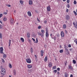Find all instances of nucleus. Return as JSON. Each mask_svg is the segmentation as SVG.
I'll return each mask as SVG.
<instances>
[{
    "instance_id": "1",
    "label": "nucleus",
    "mask_w": 77,
    "mask_h": 77,
    "mask_svg": "<svg viewBox=\"0 0 77 77\" xmlns=\"http://www.w3.org/2000/svg\"><path fill=\"white\" fill-rule=\"evenodd\" d=\"M26 62L27 63H30L31 62H32V61L31 60H30L29 58H28L27 59H26Z\"/></svg>"
},
{
    "instance_id": "2",
    "label": "nucleus",
    "mask_w": 77,
    "mask_h": 77,
    "mask_svg": "<svg viewBox=\"0 0 77 77\" xmlns=\"http://www.w3.org/2000/svg\"><path fill=\"white\" fill-rule=\"evenodd\" d=\"M3 47H1L0 48V53L1 54H3Z\"/></svg>"
},
{
    "instance_id": "3",
    "label": "nucleus",
    "mask_w": 77,
    "mask_h": 77,
    "mask_svg": "<svg viewBox=\"0 0 77 77\" xmlns=\"http://www.w3.org/2000/svg\"><path fill=\"white\" fill-rule=\"evenodd\" d=\"M10 22L11 24H13L14 23V19L13 18H10Z\"/></svg>"
},
{
    "instance_id": "4",
    "label": "nucleus",
    "mask_w": 77,
    "mask_h": 77,
    "mask_svg": "<svg viewBox=\"0 0 77 77\" xmlns=\"http://www.w3.org/2000/svg\"><path fill=\"white\" fill-rule=\"evenodd\" d=\"M61 36L62 37H63L65 36V34L63 31H61Z\"/></svg>"
},
{
    "instance_id": "5",
    "label": "nucleus",
    "mask_w": 77,
    "mask_h": 77,
    "mask_svg": "<svg viewBox=\"0 0 77 77\" xmlns=\"http://www.w3.org/2000/svg\"><path fill=\"white\" fill-rule=\"evenodd\" d=\"M70 18V17L69 15H66V19L67 20H68L69 19V18Z\"/></svg>"
},
{
    "instance_id": "6",
    "label": "nucleus",
    "mask_w": 77,
    "mask_h": 77,
    "mask_svg": "<svg viewBox=\"0 0 77 77\" xmlns=\"http://www.w3.org/2000/svg\"><path fill=\"white\" fill-rule=\"evenodd\" d=\"M47 10L48 11H49L50 12V10H51V8H50V6H48L47 7Z\"/></svg>"
},
{
    "instance_id": "7",
    "label": "nucleus",
    "mask_w": 77,
    "mask_h": 77,
    "mask_svg": "<svg viewBox=\"0 0 77 77\" xmlns=\"http://www.w3.org/2000/svg\"><path fill=\"white\" fill-rule=\"evenodd\" d=\"M52 65H53V64H52V63H51L49 62L48 64L49 67H51Z\"/></svg>"
},
{
    "instance_id": "8",
    "label": "nucleus",
    "mask_w": 77,
    "mask_h": 77,
    "mask_svg": "<svg viewBox=\"0 0 77 77\" xmlns=\"http://www.w3.org/2000/svg\"><path fill=\"white\" fill-rule=\"evenodd\" d=\"M27 13L29 17H31V16H32V14H31V13L30 12L28 11V12Z\"/></svg>"
},
{
    "instance_id": "9",
    "label": "nucleus",
    "mask_w": 77,
    "mask_h": 77,
    "mask_svg": "<svg viewBox=\"0 0 77 77\" xmlns=\"http://www.w3.org/2000/svg\"><path fill=\"white\" fill-rule=\"evenodd\" d=\"M41 55L42 56H44V51L42 50L41 51Z\"/></svg>"
},
{
    "instance_id": "10",
    "label": "nucleus",
    "mask_w": 77,
    "mask_h": 77,
    "mask_svg": "<svg viewBox=\"0 0 77 77\" xmlns=\"http://www.w3.org/2000/svg\"><path fill=\"white\" fill-rule=\"evenodd\" d=\"M32 65L30 64H29L28 65V68H32Z\"/></svg>"
},
{
    "instance_id": "11",
    "label": "nucleus",
    "mask_w": 77,
    "mask_h": 77,
    "mask_svg": "<svg viewBox=\"0 0 77 77\" xmlns=\"http://www.w3.org/2000/svg\"><path fill=\"white\" fill-rule=\"evenodd\" d=\"M11 40H9L8 47L9 48L10 46H11Z\"/></svg>"
},
{
    "instance_id": "12",
    "label": "nucleus",
    "mask_w": 77,
    "mask_h": 77,
    "mask_svg": "<svg viewBox=\"0 0 77 77\" xmlns=\"http://www.w3.org/2000/svg\"><path fill=\"white\" fill-rule=\"evenodd\" d=\"M2 72H5L6 70L5 68H3L2 69Z\"/></svg>"
},
{
    "instance_id": "13",
    "label": "nucleus",
    "mask_w": 77,
    "mask_h": 77,
    "mask_svg": "<svg viewBox=\"0 0 77 77\" xmlns=\"http://www.w3.org/2000/svg\"><path fill=\"white\" fill-rule=\"evenodd\" d=\"M33 3V2L32 1H29V4L30 5H32Z\"/></svg>"
},
{
    "instance_id": "14",
    "label": "nucleus",
    "mask_w": 77,
    "mask_h": 77,
    "mask_svg": "<svg viewBox=\"0 0 77 77\" xmlns=\"http://www.w3.org/2000/svg\"><path fill=\"white\" fill-rule=\"evenodd\" d=\"M27 36L28 38H30V33H26Z\"/></svg>"
},
{
    "instance_id": "15",
    "label": "nucleus",
    "mask_w": 77,
    "mask_h": 77,
    "mask_svg": "<svg viewBox=\"0 0 77 77\" xmlns=\"http://www.w3.org/2000/svg\"><path fill=\"white\" fill-rule=\"evenodd\" d=\"M20 40L22 42H24V38H20Z\"/></svg>"
},
{
    "instance_id": "16",
    "label": "nucleus",
    "mask_w": 77,
    "mask_h": 77,
    "mask_svg": "<svg viewBox=\"0 0 77 77\" xmlns=\"http://www.w3.org/2000/svg\"><path fill=\"white\" fill-rule=\"evenodd\" d=\"M47 56H46L45 58L44 61L45 62H47Z\"/></svg>"
},
{
    "instance_id": "17",
    "label": "nucleus",
    "mask_w": 77,
    "mask_h": 77,
    "mask_svg": "<svg viewBox=\"0 0 77 77\" xmlns=\"http://www.w3.org/2000/svg\"><path fill=\"white\" fill-rule=\"evenodd\" d=\"M63 29H66V24H64L63 26Z\"/></svg>"
},
{
    "instance_id": "18",
    "label": "nucleus",
    "mask_w": 77,
    "mask_h": 77,
    "mask_svg": "<svg viewBox=\"0 0 77 77\" xmlns=\"http://www.w3.org/2000/svg\"><path fill=\"white\" fill-rule=\"evenodd\" d=\"M13 73L14 75H16V70L14 69L13 70Z\"/></svg>"
},
{
    "instance_id": "19",
    "label": "nucleus",
    "mask_w": 77,
    "mask_h": 77,
    "mask_svg": "<svg viewBox=\"0 0 77 77\" xmlns=\"http://www.w3.org/2000/svg\"><path fill=\"white\" fill-rule=\"evenodd\" d=\"M48 32H46V37L48 38Z\"/></svg>"
},
{
    "instance_id": "20",
    "label": "nucleus",
    "mask_w": 77,
    "mask_h": 77,
    "mask_svg": "<svg viewBox=\"0 0 77 77\" xmlns=\"http://www.w3.org/2000/svg\"><path fill=\"white\" fill-rule=\"evenodd\" d=\"M68 74L66 73H65V77H68Z\"/></svg>"
},
{
    "instance_id": "21",
    "label": "nucleus",
    "mask_w": 77,
    "mask_h": 77,
    "mask_svg": "<svg viewBox=\"0 0 77 77\" xmlns=\"http://www.w3.org/2000/svg\"><path fill=\"white\" fill-rule=\"evenodd\" d=\"M69 66V69H72V66H71L70 65H69L68 66Z\"/></svg>"
},
{
    "instance_id": "22",
    "label": "nucleus",
    "mask_w": 77,
    "mask_h": 77,
    "mask_svg": "<svg viewBox=\"0 0 77 77\" xmlns=\"http://www.w3.org/2000/svg\"><path fill=\"white\" fill-rule=\"evenodd\" d=\"M9 67L10 68H12V65L11 63L9 64Z\"/></svg>"
},
{
    "instance_id": "23",
    "label": "nucleus",
    "mask_w": 77,
    "mask_h": 77,
    "mask_svg": "<svg viewBox=\"0 0 77 77\" xmlns=\"http://www.w3.org/2000/svg\"><path fill=\"white\" fill-rule=\"evenodd\" d=\"M46 33L48 32V29L47 28H46Z\"/></svg>"
},
{
    "instance_id": "24",
    "label": "nucleus",
    "mask_w": 77,
    "mask_h": 77,
    "mask_svg": "<svg viewBox=\"0 0 77 77\" xmlns=\"http://www.w3.org/2000/svg\"><path fill=\"white\" fill-rule=\"evenodd\" d=\"M3 20L5 21H7V18L6 17H4V18L3 19Z\"/></svg>"
},
{
    "instance_id": "25",
    "label": "nucleus",
    "mask_w": 77,
    "mask_h": 77,
    "mask_svg": "<svg viewBox=\"0 0 77 77\" xmlns=\"http://www.w3.org/2000/svg\"><path fill=\"white\" fill-rule=\"evenodd\" d=\"M44 32H42V35H41V37L42 38H43V36H44Z\"/></svg>"
},
{
    "instance_id": "26",
    "label": "nucleus",
    "mask_w": 77,
    "mask_h": 77,
    "mask_svg": "<svg viewBox=\"0 0 77 77\" xmlns=\"http://www.w3.org/2000/svg\"><path fill=\"white\" fill-rule=\"evenodd\" d=\"M73 62L74 63V64H75V63H76V61H75V60H73Z\"/></svg>"
},
{
    "instance_id": "27",
    "label": "nucleus",
    "mask_w": 77,
    "mask_h": 77,
    "mask_svg": "<svg viewBox=\"0 0 77 77\" xmlns=\"http://www.w3.org/2000/svg\"><path fill=\"white\" fill-rule=\"evenodd\" d=\"M0 38L1 39L2 38V34L1 33H0Z\"/></svg>"
},
{
    "instance_id": "28",
    "label": "nucleus",
    "mask_w": 77,
    "mask_h": 77,
    "mask_svg": "<svg viewBox=\"0 0 77 77\" xmlns=\"http://www.w3.org/2000/svg\"><path fill=\"white\" fill-rule=\"evenodd\" d=\"M37 33L38 35H39L40 36H41L42 33H41L39 32H38Z\"/></svg>"
},
{
    "instance_id": "29",
    "label": "nucleus",
    "mask_w": 77,
    "mask_h": 77,
    "mask_svg": "<svg viewBox=\"0 0 77 77\" xmlns=\"http://www.w3.org/2000/svg\"><path fill=\"white\" fill-rule=\"evenodd\" d=\"M53 69H56V66H54L52 68Z\"/></svg>"
},
{
    "instance_id": "30",
    "label": "nucleus",
    "mask_w": 77,
    "mask_h": 77,
    "mask_svg": "<svg viewBox=\"0 0 77 77\" xmlns=\"http://www.w3.org/2000/svg\"><path fill=\"white\" fill-rule=\"evenodd\" d=\"M60 53H62L63 52V50H61L60 51Z\"/></svg>"
},
{
    "instance_id": "31",
    "label": "nucleus",
    "mask_w": 77,
    "mask_h": 77,
    "mask_svg": "<svg viewBox=\"0 0 77 77\" xmlns=\"http://www.w3.org/2000/svg\"><path fill=\"white\" fill-rule=\"evenodd\" d=\"M73 3H74V5H76V4H77V2L75 0L74 1Z\"/></svg>"
},
{
    "instance_id": "32",
    "label": "nucleus",
    "mask_w": 77,
    "mask_h": 77,
    "mask_svg": "<svg viewBox=\"0 0 77 77\" xmlns=\"http://www.w3.org/2000/svg\"><path fill=\"white\" fill-rule=\"evenodd\" d=\"M73 12L74 13V14H75V15H77V13L75 11H73Z\"/></svg>"
},
{
    "instance_id": "33",
    "label": "nucleus",
    "mask_w": 77,
    "mask_h": 77,
    "mask_svg": "<svg viewBox=\"0 0 77 77\" xmlns=\"http://www.w3.org/2000/svg\"><path fill=\"white\" fill-rule=\"evenodd\" d=\"M3 57H4L6 58V55L5 54H4L3 55Z\"/></svg>"
},
{
    "instance_id": "34",
    "label": "nucleus",
    "mask_w": 77,
    "mask_h": 77,
    "mask_svg": "<svg viewBox=\"0 0 77 77\" xmlns=\"http://www.w3.org/2000/svg\"><path fill=\"white\" fill-rule=\"evenodd\" d=\"M38 38H36V41L35 42V43H38Z\"/></svg>"
},
{
    "instance_id": "35",
    "label": "nucleus",
    "mask_w": 77,
    "mask_h": 77,
    "mask_svg": "<svg viewBox=\"0 0 77 77\" xmlns=\"http://www.w3.org/2000/svg\"><path fill=\"white\" fill-rule=\"evenodd\" d=\"M57 36L58 37V38H59V37L60 36V35L59 34H57Z\"/></svg>"
},
{
    "instance_id": "36",
    "label": "nucleus",
    "mask_w": 77,
    "mask_h": 77,
    "mask_svg": "<svg viewBox=\"0 0 77 77\" xmlns=\"http://www.w3.org/2000/svg\"><path fill=\"white\" fill-rule=\"evenodd\" d=\"M68 63V62H67V61H66L65 62V66L66 65V63Z\"/></svg>"
},
{
    "instance_id": "37",
    "label": "nucleus",
    "mask_w": 77,
    "mask_h": 77,
    "mask_svg": "<svg viewBox=\"0 0 77 77\" xmlns=\"http://www.w3.org/2000/svg\"><path fill=\"white\" fill-rule=\"evenodd\" d=\"M67 7L68 8H69V7H70V6L69 5V4H68L67 5Z\"/></svg>"
},
{
    "instance_id": "38",
    "label": "nucleus",
    "mask_w": 77,
    "mask_h": 77,
    "mask_svg": "<svg viewBox=\"0 0 77 77\" xmlns=\"http://www.w3.org/2000/svg\"><path fill=\"white\" fill-rule=\"evenodd\" d=\"M2 59L3 63H4V62H5V60H4V59H3L2 58Z\"/></svg>"
},
{
    "instance_id": "39",
    "label": "nucleus",
    "mask_w": 77,
    "mask_h": 77,
    "mask_svg": "<svg viewBox=\"0 0 77 77\" xmlns=\"http://www.w3.org/2000/svg\"><path fill=\"white\" fill-rule=\"evenodd\" d=\"M74 26H75V28H76V29H77V24H75V25Z\"/></svg>"
},
{
    "instance_id": "40",
    "label": "nucleus",
    "mask_w": 77,
    "mask_h": 77,
    "mask_svg": "<svg viewBox=\"0 0 77 77\" xmlns=\"http://www.w3.org/2000/svg\"><path fill=\"white\" fill-rule=\"evenodd\" d=\"M54 41L56 39V36H54Z\"/></svg>"
},
{
    "instance_id": "41",
    "label": "nucleus",
    "mask_w": 77,
    "mask_h": 77,
    "mask_svg": "<svg viewBox=\"0 0 77 77\" xmlns=\"http://www.w3.org/2000/svg\"><path fill=\"white\" fill-rule=\"evenodd\" d=\"M65 49L66 51H68V49H67V48H66V47H65Z\"/></svg>"
},
{
    "instance_id": "42",
    "label": "nucleus",
    "mask_w": 77,
    "mask_h": 77,
    "mask_svg": "<svg viewBox=\"0 0 77 77\" xmlns=\"http://www.w3.org/2000/svg\"><path fill=\"white\" fill-rule=\"evenodd\" d=\"M44 23H45V24H47V20H45L44 22Z\"/></svg>"
},
{
    "instance_id": "43",
    "label": "nucleus",
    "mask_w": 77,
    "mask_h": 77,
    "mask_svg": "<svg viewBox=\"0 0 77 77\" xmlns=\"http://www.w3.org/2000/svg\"><path fill=\"white\" fill-rule=\"evenodd\" d=\"M2 16H3V14H0V18H2Z\"/></svg>"
},
{
    "instance_id": "44",
    "label": "nucleus",
    "mask_w": 77,
    "mask_h": 77,
    "mask_svg": "<svg viewBox=\"0 0 77 77\" xmlns=\"http://www.w3.org/2000/svg\"><path fill=\"white\" fill-rule=\"evenodd\" d=\"M60 68H57V70L58 71H60Z\"/></svg>"
},
{
    "instance_id": "45",
    "label": "nucleus",
    "mask_w": 77,
    "mask_h": 77,
    "mask_svg": "<svg viewBox=\"0 0 77 77\" xmlns=\"http://www.w3.org/2000/svg\"><path fill=\"white\" fill-rule=\"evenodd\" d=\"M38 29H41V26H38Z\"/></svg>"
},
{
    "instance_id": "46",
    "label": "nucleus",
    "mask_w": 77,
    "mask_h": 77,
    "mask_svg": "<svg viewBox=\"0 0 77 77\" xmlns=\"http://www.w3.org/2000/svg\"><path fill=\"white\" fill-rule=\"evenodd\" d=\"M20 3L21 4H23V2L22 1H20Z\"/></svg>"
},
{
    "instance_id": "47",
    "label": "nucleus",
    "mask_w": 77,
    "mask_h": 77,
    "mask_svg": "<svg viewBox=\"0 0 77 77\" xmlns=\"http://www.w3.org/2000/svg\"><path fill=\"white\" fill-rule=\"evenodd\" d=\"M54 72L55 73H56V72H57V70H54Z\"/></svg>"
},
{
    "instance_id": "48",
    "label": "nucleus",
    "mask_w": 77,
    "mask_h": 77,
    "mask_svg": "<svg viewBox=\"0 0 77 77\" xmlns=\"http://www.w3.org/2000/svg\"><path fill=\"white\" fill-rule=\"evenodd\" d=\"M31 53H33V49H32V48H31Z\"/></svg>"
},
{
    "instance_id": "49",
    "label": "nucleus",
    "mask_w": 77,
    "mask_h": 77,
    "mask_svg": "<svg viewBox=\"0 0 77 77\" xmlns=\"http://www.w3.org/2000/svg\"><path fill=\"white\" fill-rule=\"evenodd\" d=\"M7 12H5L4 13V15H7Z\"/></svg>"
},
{
    "instance_id": "50",
    "label": "nucleus",
    "mask_w": 77,
    "mask_h": 77,
    "mask_svg": "<svg viewBox=\"0 0 77 77\" xmlns=\"http://www.w3.org/2000/svg\"><path fill=\"white\" fill-rule=\"evenodd\" d=\"M28 42H31V41H30V40L29 39H28Z\"/></svg>"
},
{
    "instance_id": "51",
    "label": "nucleus",
    "mask_w": 77,
    "mask_h": 77,
    "mask_svg": "<svg viewBox=\"0 0 77 77\" xmlns=\"http://www.w3.org/2000/svg\"><path fill=\"white\" fill-rule=\"evenodd\" d=\"M67 3H69V0H67Z\"/></svg>"
},
{
    "instance_id": "52",
    "label": "nucleus",
    "mask_w": 77,
    "mask_h": 77,
    "mask_svg": "<svg viewBox=\"0 0 77 77\" xmlns=\"http://www.w3.org/2000/svg\"><path fill=\"white\" fill-rule=\"evenodd\" d=\"M41 32H42V33H44V30H42L41 31Z\"/></svg>"
},
{
    "instance_id": "53",
    "label": "nucleus",
    "mask_w": 77,
    "mask_h": 77,
    "mask_svg": "<svg viewBox=\"0 0 77 77\" xmlns=\"http://www.w3.org/2000/svg\"><path fill=\"white\" fill-rule=\"evenodd\" d=\"M72 50H73L72 48H70L69 49V51H72Z\"/></svg>"
},
{
    "instance_id": "54",
    "label": "nucleus",
    "mask_w": 77,
    "mask_h": 77,
    "mask_svg": "<svg viewBox=\"0 0 77 77\" xmlns=\"http://www.w3.org/2000/svg\"><path fill=\"white\" fill-rule=\"evenodd\" d=\"M68 11H69V10L67 9L66 10V12H68Z\"/></svg>"
},
{
    "instance_id": "55",
    "label": "nucleus",
    "mask_w": 77,
    "mask_h": 77,
    "mask_svg": "<svg viewBox=\"0 0 77 77\" xmlns=\"http://www.w3.org/2000/svg\"><path fill=\"white\" fill-rule=\"evenodd\" d=\"M68 47H69V48L71 47V46L70 45H68Z\"/></svg>"
},
{
    "instance_id": "56",
    "label": "nucleus",
    "mask_w": 77,
    "mask_h": 77,
    "mask_svg": "<svg viewBox=\"0 0 77 77\" xmlns=\"http://www.w3.org/2000/svg\"><path fill=\"white\" fill-rule=\"evenodd\" d=\"M32 39L33 41H35V39L32 38Z\"/></svg>"
},
{
    "instance_id": "57",
    "label": "nucleus",
    "mask_w": 77,
    "mask_h": 77,
    "mask_svg": "<svg viewBox=\"0 0 77 77\" xmlns=\"http://www.w3.org/2000/svg\"><path fill=\"white\" fill-rule=\"evenodd\" d=\"M35 56L36 59H37V56L36 55H35Z\"/></svg>"
},
{
    "instance_id": "58",
    "label": "nucleus",
    "mask_w": 77,
    "mask_h": 77,
    "mask_svg": "<svg viewBox=\"0 0 77 77\" xmlns=\"http://www.w3.org/2000/svg\"><path fill=\"white\" fill-rule=\"evenodd\" d=\"M70 77H73V75H72V74H71L70 75Z\"/></svg>"
},
{
    "instance_id": "59",
    "label": "nucleus",
    "mask_w": 77,
    "mask_h": 77,
    "mask_svg": "<svg viewBox=\"0 0 77 77\" xmlns=\"http://www.w3.org/2000/svg\"><path fill=\"white\" fill-rule=\"evenodd\" d=\"M0 23H1V24L3 23H2V20H0Z\"/></svg>"
},
{
    "instance_id": "60",
    "label": "nucleus",
    "mask_w": 77,
    "mask_h": 77,
    "mask_svg": "<svg viewBox=\"0 0 77 77\" xmlns=\"http://www.w3.org/2000/svg\"><path fill=\"white\" fill-rule=\"evenodd\" d=\"M11 7V5H8V7Z\"/></svg>"
},
{
    "instance_id": "61",
    "label": "nucleus",
    "mask_w": 77,
    "mask_h": 77,
    "mask_svg": "<svg viewBox=\"0 0 77 77\" xmlns=\"http://www.w3.org/2000/svg\"><path fill=\"white\" fill-rule=\"evenodd\" d=\"M57 74H60V73L59 72H57Z\"/></svg>"
},
{
    "instance_id": "62",
    "label": "nucleus",
    "mask_w": 77,
    "mask_h": 77,
    "mask_svg": "<svg viewBox=\"0 0 77 77\" xmlns=\"http://www.w3.org/2000/svg\"><path fill=\"white\" fill-rule=\"evenodd\" d=\"M66 32H65V33L66 34H67V31H66V30H65Z\"/></svg>"
},
{
    "instance_id": "63",
    "label": "nucleus",
    "mask_w": 77,
    "mask_h": 77,
    "mask_svg": "<svg viewBox=\"0 0 77 77\" xmlns=\"http://www.w3.org/2000/svg\"><path fill=\"white\" fill-rule=\"evenodd\" d=\"M52 35V34H51V37H52L51 36Z\"/></svg>"
},
{
    "instance_id": "64",
    "label": "nucleus",
    "mask_w": 77,
    "mask_h": 77,
    "mask_svg": "<svg viewBox=\"0 0 77 77\" xmlns=\"http://www.w3.org/2000/svg\"><path fill=\"white\" fill-rule=\"evenodd\" d=\"M14 13H15L16 12V11H14Z\"/></svg>"
}]
</instances>
